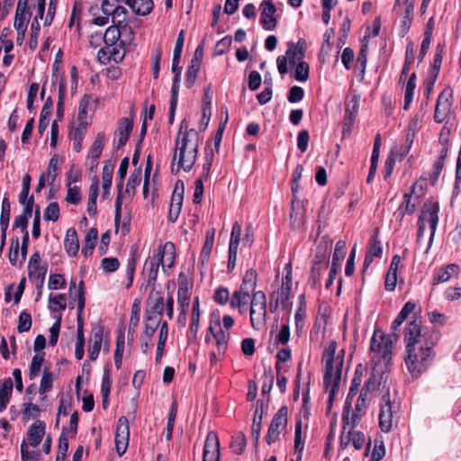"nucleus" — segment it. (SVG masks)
Returning <instances> with one entry per match:
<instances>
[{"label": "nucleus", "instance_id": "1", "mask_svg": "<svg viewBox=\"0 0 461 461\" xmlns=\"http://www.w3.org/2000/svg\"><path fill=\"white\" fill-rule=\"evenodd\" d=\"M435 330H421V321L415 317L411 321L404 332L407 356L405 364L412 375H420L432 363L435 353L433 348L438 340Z\"/></svg>", "mask_w": 461, "mask_h": 461}, {"label": "nucleus", "instance_id": "2", "mask_svg": "<svg viewBox=\"0 0 461 461\" xmlns=\"http://www.w3.org/2000/svg\"><path fill=\"white\" fill-rule=\"evenodd\" d=\"M337 342L330 341L322 353L321 361L324 365L323 384L329 391V403L334 400L339 385L341 382V374L344 364V349L335 357Z\"/></svg>", "mask_w": 461, "mask_h": 461}, {"label": "nucleus", "instance_id": "3", "mask_svg": "<svg viewBox=\"0 0 461 461\" xmlns=\"http://www.w3.org/2000/svg\"><path fill=\"white\" fill-rule=\"evenodd\" d=\"M199 145V133L194 129L183 134L182 138L176 136L173 160L178 156V168L181 167L185 172L193 168L197 158Z\"/></svg>", "mask_w": 461, "mask_h": 461}, {"label": "nucleus", "instance_id": "4", "mask_svg": "<svg viewBox=\"0 0 461 461\" xmlns=\"http://www.w3.org/2000/svg\"><path fill=\"white\" fill-rule=\"evenodd\" d=\"M438 212L439 205L438 203H425L418 219V230L416 240L418 247H420L421 245V239L424 236L426 222L429 223L430 229L429 239L424 251V253L426 254L429 251L434 240L435 233L438 223Z\"/></svg>", "mask_w": 461, "mask_h": 461}, {"label": "nucleus", "instance_id": "5", "mask_svg": "<svg viewBox=\"0 0 461 461\" xmlns=\"http://www.w3.org/2000/svg\"><path fill=\"white\" fill-rule=\"evenodd\" d=\"M393 338L397 336L393 334H384L380 329L375 330L370 341V350L374 354L373 361L383 362L388 365L392 359V351L393 347Z\"/></svg>", "mask_w": 461, "mask_h": 461}, {"label": "nucleus", "instance_id": "6", "mask_svg": "<svg viewBox=\"0 0 461 461\" xmlns=\"http://www.w3.org/2000/svg\"><path fill=\"white\" fill-rule=\"evenodd\" d=\"M267 321V296L263 291L254 292L250 303V323L255 330L263 327Z\"/></svg>", "mask_w": 461, "mask_h": 461}, {"label": "nucleus", "instance_id": "7", "mask_svg": "<svg viewBox=\"0 0 461 461\" xmlns=\"http://www.w3.org/2000/svg\"><path fill=\"white\" fill-rule=\"evenodd\" d=\"M287 413L288 408L284 405L274 415L266 436V441L268 445L275 443L278 439L281 431L286 427Z\"/></svg>", "mask_w": 461, "mask_h": 461}, {"label": "nucleus", "instance_id": "8", "mask_svg": "<svg viewBox=\"0 0 461 461\" xmlns=\"http://www.w3.org/2000/svg\"><path fill=\"white\" fill-rule=\"evenodd\" d=\"M123 46L124 43H122V41H120L119 43H115L114 45H107L104 48H101L97 52L98 60L103 64H106L111 60L116 63L121 62L125 56V50Z\"/></svg>", "mask_w": 461, "mask_h": 461}, {"label": "nucleus", "instance_id": "9", "mask_svg": "<svg viewBox=\"0 0 461 461\" xmlns=\"http://www.w3.org/2000/svg\"><path fill=\"white\" fill-rule=\"evenodd\" d=\"M130 437L129 421L125 416H122L118 420L115 432V447L116 451L122 456L127 449Z\"/></svg>", "mask_w": 461, "mask_h": 461}, {"label": "nucleus", "instance_id": "10", "mask_svg": "<svg viewBox=\"0 0 461 461\" xmlns=\"http://www.w3.org/2000/svg\"><path fill=\"white\" fill-rule=\"evenodd\" d=\"M453 94L452 91H442L437 100L434 121L437 123H441L447 117L450 113L452 105Z\"/></svg>", "mask_w": 461, "mask_h": 461}, {"label": "nucleus", "instance_id": "11", "mask_svg": "<svg viewBox=\"0 0 461 461\" xmlns=\"http://www.w3.org/2000/svg\"><path fill=\"white\" fill-rule=\"evenodd\" d=\"M104 339V327L98 323L93 326L88 346V358L95 361L98 357Z\"/></svg>", "mask_w": 461, "mask_h": 461}, {"label": "nucleus", "instance_id": "12", "mask_svg": "<svg viewBox=\"0 0 461 461\" xmlns=\"http://www.w3.org/2000/svg\"><path fill=\"white\" fill-rule=\"evenodd\" d=\"M269 402V395L267 396V402H265L263 400L257 401V406L254 412L253 423L251 427V436L254 439L255 446H257L259 441L262 419L263 415L266 413L268 408Z\"/></svg>", "mask_w": 461, "mask_h": 461}, {"label": "nucleus", "instance_id": "13", "mask_svg": "<svg viewBox=\"0 0 461 461\" xmlns=\"http://www.w3.org/2000/svg\"><path fill=\"white\" fill-rule=\"evenodd\" d=\"M133 128V121L123 117L118 122V127L115 131L114 145L117 149L124 147L130 138L131 132Z\"/></svg>", "mask_w": 461, "mask_h": 461}, {"label": "nucleus", "instance_id": "14", "mask_svg": "<svg viewBox=\"0 0 461 461\" xmlns=\"http://www.w3.org/2000/svg\"><path fill=\"white\" fill-rule=\"evenodd\" d=\"M262 11L260 14V23L267 31H273L276 26L275 14L276 8L271 0H264L261 4Z\"/></svg>", "mask_w": 461, "mask_h": 461}, {"label": "nucleus", "instance_id": "15", "mask_svg": "<svg viewBox=\"0 0 461 461\" xmlns=\"http://www.w3.org/2000/svg\"><path fill=\"white\" fill-rule=\"evenodd\" d=\"M257 278L258 274L257 271L253 268H250L246 271L243 279H242V294L240 296V306L247 304L250 293L255 291L257 286Z\"/></svg>", "mask_w": 461, "mask_h": 461}, {"label": "nucleus", "instance_id": "16", "mask_svg": "<svg viewBox=\"0 0 461 461\" xmlns=\"http://www.w3.org/2000/svg\"><path fill=\"white\" fill-rule=\"evenodd\" d=\"M160 265L164 267L163 254H159V257L153 256L152 258H148L144 265V269L147 270L148 276L147 286L152 285V290L155 289V284Z\"/></svg>", "mask_w": 461, "mask_h": 461}, {"label": "nucleus", "instance_id": "17", "mask_svg": "<svg viewBox=\"0 0 461 461\" xmlns=\"http://www.w3.org/2000/svg\"><path fill=\"white\" fill-rule=\"evenodd\" d=\"M306 50V41L303 39L299 40L297 43L290 42L285 55L289 58V64L294 66L296 62L303 61Z\"/></svg>", "mask_w": 461, "mask_h": 461}, {"label": "nucleus", "instance_id": "18", "mask_svg": "<svg viewBox=\"0 0 461 461\" xmlns=\"http://www.w3.org/2000/svg\"><path fill=\"white\" fill-rule=\"evenodd\" d=\"M28 271L30 278H38L41 280V285L43 284L47 268L41 267V255L38 251L32 255L28 264Z\"/></svg>", "mask_w": 461, "mask_h": 461}, {"label": "nucleus", "instance_id": "19", "mask_svg": "<svg viewBox=\"0 0 461 461\" xmlns=\"http://www.w3.org/2000/svg\"><path fill=\"white\" fill-rule=\"evenodd\" d=\"M165 307L164 298L158 295L156 298H152L150 295L148 301V307L146 309V319L148 320H159L162 316L163 310Z\"/></svg>", "mask_w": 461, "mask_h": 461}, {"label": "nucleus", "instance_id": "20", "mask_svg": "<svg viewBox=\"0 0 461 461\" xmlns=\"http://www.w3.org/2000/svg\"><path fill=\"white\" fill-rule=\"evenodd\" d=\"M45 423L42 420H36L28 429V445L36 447L40 445L45 434Z\"/></svg>", "mask_w": 461, "mask_h": 461}, {"label": "nucleus", "instance_id": "21", "mask_svg": "<svg viewBox=\"0 0 461 461\" xmlns=\"http://www.w3.org/2000/svg\"><path fill=\"white\" fill-rule=\"evenodd\" d=\"M343 241H339L336 245L335 251L332 258V263L329 273V278L326 282V288L329 289L332 284L334 279L336 278L337 273H338V261L340 259V258H343L342 249H343Z\"/></svg>", "mask_w": 461, "mask_h": 461}, {"label": "nucleus", "instance_id": "22", "mask_svg": "<svg viewBox=\"0 0 461 461\" xmlns=\"http://www.w3.org/2000/svg\"><path fill=\"white\" fill-rule=\"evenodd\" d=\"M330 254V245L326 241H320L316 246L315 254L312 258V263L320 264L321 266L328 267L329 258Z\"/></svg>", "mask_w": 461, "mask_h": 461}, {"label": "nucleus", "instance_id": "23", "mask_svg": "<svg viewBox=\"0 0 461 461\" xmlns=\"http://www.w3.org/2000/svg\"><path fill=\"white\" fill-rule=\"evenodd\" d=\"M210 86H208L204 90V95L203 97V104H202V121H201V127L200 131H204L210 122V119L212 116V109H211V103H212V97L209 95Z\"/></svg>", "mask_w": 461, "mask_h": 461}, {"label": "nucleus", "instance_id": "24", "mask_svg": "<svg viewBox=\"0 0 461 461\" xmlns=\"http://www.w3.org/2000/svg\"><path fill=\"white\" fill-rule=\"evenodd\" d=\"M64 247L69 256L75 257L77 254L79 249V242L77 230L74 228H69L67 230L64 240Z\"/></svg>", "mask_w": 461, "mask_h": 461}, {"label": "nucleus", "instance_id": "25", "mask_svg": "<svg viewBox=\"0 0 461 461\" xmlns=\"http://www.w3.org/2000/svg\"><path fill=\"white\" fill-rule=\"evenodd\" d=\"M217 325L219 327V330L212 332V338L215 340L218 355L224 356L228 348L230 333L222 330L220 321H218Z\"/></svg>", "mask_w": 461, "mask_h": 461}, {"label": "nucleus", "instance_id": "26", "mask_svg": "<svg viewBox=\"0 0 461 461\" xmlns=\"http://www.w3.org/2000/svg\"><path fill=\"white\" fill-rule=\"evenodd\" d=\"M104 132H98L89 150V158L90 159H93L94 167L98 166V159L104 146Z\"/></svg>", "mask_w": 461, "mask_h": 461}, {"label": "nucleus", "instance_id": "27", "mask_svg": "<svg viewBox=\"0 0 461 461\" xmlns=\"http://www.w3.org/2000/svg\"><path fill=\"white\" fill-rule=\"evenodd\" d=\"M379 426L384 432H388L392 428V406L389 400L381 406Z\"/></svg>", "mask_w": 461, "mask_h": 461}, {"label": "nucleus", "instance_id": "28", "mask_svg": "<svg viewBox=\"0 0 461 461\" xmlns=\"http://www.w3.org/2000/svg\"><path fill=\"white\" fill-rule=\"evenodd\" d=\"M128 6L135 14L145 16L153 10L154 3L153 0H131Z\"/></svg>", "mask_w": 461, "mask_h": 461}, {"label": "nucleus", "instance_id": "29", "mask_svg": "<svg viewBox=\"0 0 461 461\" xmlns=\"http://www.w3.org/2000/svg\"><path fill=\"white\" fill-rule=\"evenodd\" d=\"M98 239V230L95 228H91L85 237L84 246L82 248V254L85 257H89L93 254Z\"/></svg>", "mask_w": 461, "mask_h": 461}, {"label": "nucleus", "instance_id": "30", "mask_svg": "<svg viewBox=\"0 0 461 461\" xmlns=\"http://www.w3.org/2000/svg\"><path fill=\"white\" fill-rule=\"evenodd\" d=\"M13 392V381L6 378L0 384V412L5 410Z\"/></svg>", "mask_w": 461, "mask_h": 461}, {"label": "nucleus", "instance_id": "31", "mask_svg": "<svg viewBox=\"0 0 461 461\" xmlns=\"http://www.w3.org/2000/svg\"><path fill=\"white\" fill-rule=\"evenodd\" d=\"M159 254H163V263L164 267H171L174 265L175 259V245L174 243L167 241L162 247H159L157 257H159Z\"/></svg>", "mask_w": 461, "mask_h": 461}, {"label": "nucleus", "instance_id": "32", "mask_svg": "<svg viewBox=\"0 0 461 461\" xmlns=\"http://www.w3.org/2000/svg\"><path fill=\"white\" fill-rule=\"evenodd\" d=\"M458 267L455 264L447 265L444 269H440L433 277V285H438L447 282L452 276L457 274Z\"/></svg>", "mask_w": 461, "mask_h": 461}, {"label": "nucleus", "instance_id": "33", "mask_svg": "<svg viewBox=\"0 0 461 461\" xmlns=\"http://www.w3.org/2000/svg\"><path fill=\"white\" fill-rule=\"evenodd\" d=\"M96 100L90 95H85L79 103L77 121L78 123L89 124L87 122V109L90 104H94Z\"/></svg>", "mask_w": 461, "mask_h": 461}, {"label": "nucleus", "instance_id": "34", "mask_svg": "<svg viewBox=\"0 0 461 461\" xmlns=\"http://www.w3.org/2000/svg\"><path fill=\"white\" fill-rule=\"evenodd\" d=\"M199 322H200V306H199V298L195 297L193 303L192 308V316H191V323H190V333L192 335L193 339H196L197 333L199 330Z\"/></svg>", "mask_w": 461, "mask_h": 461}, {"label": "nucleus", "instance_id": "35", "mask_svg": "<svg viewBox=\"0 0 461 461\" xmlns=\"http://www.w3.org/2000/svg\"><path fill=\"white\" fill-rule=\"evenodd\" d=\"M114 165L110 161H105L103 167L102 177H103V189L104 195L109 194V189L112 185Z\"/></svg>", "mask_w": 461, "mask_h": 461}, {"label": "nucleus", "instance_id": "36", "mask_svg": "<svg viewBox=\"0 0 461 461\" xmlns=\"http://www.w3.org/2000/svg\"><path fill=\"white\" fill-rule=\"evenodd\" d=\"M167 334H168L167 324L166 321H164L160 327L159 337H158V345H157V352H156V358H155L157 363H159L161 361V358L163 356V351H164V347H165L166 341L167 339Z\"/></svg>", "mask_w": 461, "mask_h": 461}, {"label": "nucleus", "instance_id": "37", "mask_svg": "<svg viewBox=\"0 0 461 461\" xmlns=\"http://www.w3.org/2000/svg\"><path fill=\"white\" fill-rule=\"evenodd\" d=\"M111 17L113 25L114 26L129 23L128 10L122 5H116L115 10H113Z\"/></svg>", "mask_w": 461, "mask_h": 461}, {"label": "nucleus", "instance_id": "38", "mask_svg": "<svg viewBox=\"0 0 461 461\" xmlns=\"http://www.w3.org/2000/svg\"><path fill=\"white\" fill-rule=\"evenodd\" d=\"M67 307L66 294H59L56 295L50 294L49 296V309L51 312L64 311Z\"/></svg>", "mask_w": 461, "mask_h": 461}, {"label": "nucleus", "instance_id": "39", "mask_svg": "<svg viewBox=\"0 0 461 461\" xmlns=\"http://www.w3.org/2000/svg\"><path fill=\"white\" fill-rule=\"evenodd\" d=\"M201 63L191 61L186 73H185V85L186 88L190 89L194 85L195 79L197 77V74L200 70Z\"/></svg>", "mask_w": 461, "mask_h": 461}, {"label": "nucleus", "instance_id": "40", "mask_svg": "<svg viewBox=\"0 0 461 461\" xmlns=\"http://www.w3.org/2000/svg\"><path fill=\"white\" fill-rule=\"evenodd\" d=\"M102 39L104 42L105 46L107 45H114L115 43L120 42V32L117 26L111 25L109 26L104 33H102Z\"/></svg>", "mask_w": 461, "mask_h": 461}, {"label": "nucleus", "instance_id": "41", "mask_svg": "<svg viewBox=\"0 0 461 461\" xmlns=\"http://www.w3.org/2000/svg\"><path fill=\"white\" fill-rule=\"evenodd\" d=\"M220 453V442L215 432L210 431L204 442L203 453Z\"/></svg>", "mask_w": 461, "mask_h": 461}, {"label": "nucleus", "instance_id": "42", "mask_svg": "<svg viewBox=\"0 0 461 461\" xmlns=\"http://www.w3.org/2000/svg\"><path fill=\"white\" fill-rule=\"evenodd\" d=\"M45 353H37L32 359L29 370V378L31 380L35 379L41 368L42 363L44 362Z\"/></svg>", "mask_w": 461, "mask_h": 461}, {"label": "nucleus", "instance_id": "43", "mask_svg": "<svg viewBox=\"0 0 461 461\" xmlns=\"http://www.w3.org/2000/svg\"><path fill=\"white\" fill-rule=\"evenodd\" d=\"M346 22L344 21L341 24L340 32H342V35L338 39L337 41V53H336V59L335 64L338 62L339 58L340 57L341 63L346 68V49L342 50L344 44L346 43V41L344 40V37L346 36Z\"/></svg>", "mask_w": 461, "mask_h": 461}, {"label": "nucleus", "instance_id": "44", "mask_svg": "<svg viewBox=\"0 0 461 461\" xmlns=\"http://www.w3.org/2000/svg\"><path fill=\"white\" fill-rule=\"evenodd\" d=\"M291 289L292 278L283 277L282 287L278 296L280 297V303L284 308L286 307L289 303Z\"/></svg>", "mask_w": 461, "mask_h": 461}, {"label": "nucleus", "instance_id": "45", "mask_svg": "<svg viewBox=\"0 0 461 461\" xmlns=\"http://www.w3.org/2000/svg\"><path fill=\"white\" fill-rule=\"evenodd\" d=\"M247 439L246 436L242 432H239L235 435L230 442V448L237 455H241L246 447Z\"/></svg>", "mask_w": 461, "mask_h": 461}, {"label": "nucleus", "instance_id": "46", "mask_svg": "<svg viewBox=\"0 0 461 461\" xmlns=\"http://www.w3.org/2000/svg\"><path fill=\"white\" fill-rule=\"evenodd\" d=\"M303 451V441L302 439V420H298L295 424L294 433V452L298 456V459H302V454Z\"/></svg>", "mask_w": 461, "mask_h": 461}, {"label": "nucleus", "instance_id": "47", "mask_svg": "<svg viewBox=\"0 0 461 461\" xmlns=\"http://www.w3.org/2000/svg\"><path fill=\"white\" fill-rule=\"evenodd\" d=\"M178 302L182 306V313L185 316L189 306L190 294L185 285L180 284L177 290Z\"/></svg>", "mask_w": 461, "mask_h": 461}, {"label": "nucleus", "instance_id": "48", "mask_svg": "<svg viewBox=\"0 0 461 461\" xmlns=\"http://www.w3.org/2000/svg\"><path fill=\"white\" fill-rule=\"evenodd\" d=\"M32 321L31 313L23 311L18 318L17 330L20 333L29 331L32 328Z\"/></svg>", "mask_w": 461, "mask_h": 461}, {"label": "nucleus", "instance_id": "49", "mask_svg": "<svg viewBox=\"0 0 461 461\" xmlns=\"http://www.w3.org/2000/svg\"><path fill=\"white\" fill-rule=\"evenodd\" d=\"M294 77L297 81L304 82L309 78V65L305 61H300L295 65Z\"/></svg>", "mask_w": 461, "mask_h": 461}, {"label": "nucleus", "instance_id": "50", "mask_svg": "<svg viewBox=\"0 0 461 461\" xmlns=\"http://www.w3.org/2000/svg\"><path fill=\"white\" fill-rule=\"evenodd\" d=\"M365 370L366 368L363 366V365L359 364L357 366L354 373V377L352 378L351 381L349 394L355 393L357 391L358 386L361 384Z\"/></svg>", "mask_w": 461, "mask_h": 461}, {"label": "nucleus", "instance_id": "51", "mask_svg": "<svg viewBox=\"0 0 461 461\" xmlns=\"http://www.w3.org/2000/svg\"><path fill=\"white\" fill-rule=\"evenodd\" d=\"M443 50L444 47L441 44H438L435 50V54L433 57V63H432V69L431 74L433 76H438L441 63H442V57H443Z\"/></svg>", "mask_w": 461, "mask_h": 461}, {"label": "nucleus", "instance_id": "52", "mask_svg": "<svg viewBox=\"0 0 461 461\" xmlns=\"http://www.w3.org/2000/svg\"><path fill=\"white\" fill-rule=\"evenodd\" d=\"M41 31L40 23L36 21V19L32 20L31 25V35L29 40V47L32 50H34L38 47V37Z\"/></svg>", "mask_w": 461, "mask_h": 461}, {"label": "nucleus", "instance_id": "53", "mask_svg": "<svg viewBox=\"0 0 461 461\" xmlns=\"http://www.w3.org/2000/svg\"><path fill=\"white\" fill-rule=\"evenodd\" d=\"M41 456L40 451H29L28 444L23 440L21 444L22 461H38Z\"/></svg>", "mask_w": 461, "mask_h": 461}, {"label": "nucleus", "instance_id": "54", "mask_svg": "<svg viewBox=\"0 0 461 461\" xmlns=\"http://www.w3.org/2000/svg\"><path fill=\"white\" fill-rule=\"evenodd\" d=\"M44 219L46 221H56L59 218V206L56 202H52L49 203V205L44 210Z\"/></svg>", "mask_w": 461, "mask_h": 461}, {"label": "nucleus", "instance_id": "55", "mask_svg": "<svg viewBox=\"0 0 461 461\" xmlns=\"http://www.w3.org/2000/svg\"><path fill=\"white\" fill-rule=\"evenodd\" d=\"M113 384V379L111 375L110 366L107 364L104 368V374L102 377L101 393H110Z\"/></svg>", "mask_w": 461, "mask_h": 461}, {"label": "nucleus", "instance_id": "56", "mask_svg": "<svg viewBox=\"0 0 461 461\" xmlns=\"http://www.w3.org/2000/svg\"><path fill=\"white\" fill-rule=\"evenodd\" d=\"M349 441L352 442L354 447L357 450L361 449L366 444V438L362 432L360 431H350L348 433V444Z\"/></svg>", "mask_w": 461, "mask_h": 461}, {"label": "nucleus", "instance_id": "57", "mask_svg": "<svg viewBox=\"0 0 461 461\" xmlns=\"http://www.w3.org/2000/svg\"><path fill=\"white\" fill-rule=\"evenodd\" d=\"M141 182V169H136L134 170L131 175L130 176L126 188L125 193H130L132 191L134 193L135 188L140 184Z\"/></svg>", "mask_w": 461, "mask_h": 461}, {"label": "nucleus", "instance_id": "58", "mask_svg": "<svg viewBox=\"0 0 461 461\" xmlns=\"http://www.w3.org/2000/svg\"><path fill=\"white\" fill-rule=\"evenodd\" d=\"M375 385V382H373L371 380V378H369L364 384L362 390H361V393H360V395L357 399V402L356 404V410L357 411H361V408L362 406H365V403H366V397L367 396L370 389L372 386Z\"/></svg>", "mask_w": 461, "mask_h": 461}, {"label": "nucleus", "instance_id": "59", "mask_svg": "<svg viewBox=\"0 0 461 461\" xmlns=\"http://www.w3.org/2000/svg\"><path fill=\"white\" fill-rule=\"evenodd\" d=\"M385 455V448L384 442L375 439L374 442V448L368 461H380Z\"/></svg>", "mask_w": 461, "mask_h": 461}, {"label": "nucleus", "instance_id": "60", "mask_svg": "<svg viewBox=\"0 0 461 461\" xmlns=\"http://www.w3.org/2000/svg\"><path fill=\"white\" fill-rule=\"evenodd\" d=\"M11 214V203L7 197H4L2 201L0 225H9Z\"/></svg>", "mask_w": 461, "mask_h": 461}, {"label": "nucleus", "instance_id": "61", "mask_svg": "<svg viewBox=\"0 0 461 461\" xmlns=\"http://www.w3.org/2000/svg\"><path fill=\"white\" fill-rule=\"evenodd\" d=\"M117 28L120 32V41H122V43L125 44L126 42L130 43L133 40L134 33L131 27L129 25V23L118 25Z\"/></svg>", "mask_w": 461, "mask_h": 461}, {"label": "nucleus", "instance_id": "62", "mask_svg": "<svg viewBox=\"0 0 461 461\" xmlns=\"http://www.w3.org/2000/svg\"><path fill=\"white\" fill-rule=\"evenodd\" d=\"M68 187L66 201L71 204H77L81 201L79 187L77 185L71 186L70 183H68Z\"/></svg>", "mask_w": 461, "mask_h": 461}, {"label": "nucleus", "instance_id": "63", "mask_svg": "<svg viewBox=\"0 0 461 461\" xmlns=\"http://www.w3.org/2000/svg\"><path fill=\"white\" fill-rule=\"evenodd\" d=\"M232 42V38L230 36H225L220 41L216 42L215 48H214V53L216 55H223L225 54Z\"/></svg>", "mask_w": 461, "mask_h": 461}, {"label": "nucleus", "instance_id": "64", "mask_svg": "<svg viewBox=\"0 0 461 461\" xmlns=\"http://www.w3.org/2000/svg\"><path fill=\"white\" fill-rule=\"evenodd\" d=\"M290 339V327L289 324H283L278 334L276 336L275 342L276 344L286 345Z\"/></svg>", "mask_w": 461, "mask_h": 461}]
</instances>
